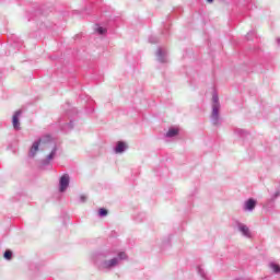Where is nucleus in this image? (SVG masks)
I'll return each instance as SVG.
<instances>
[{
	"mask_svg": "<svg viewBox=\"0 0 280 280\" xmlns=\"http://www.w3.org/2000/svg\"><path fill=\"white\" fill-rule=\"evenodd\" d=\"M49 161H51V160H49V158H46V160H43L42 167H47V165H49Z\"/></svg>",
	"mask_w": 280,
	"mask_h": 280,
	"instance_id": "5701e85b",
	"label": "nucleus"
},
{
	"mask_svg": "<svg viewBox=\"0 0 280 280\" xmlns=\"http://www.w3.org/2000/svg\"><path fill=\"white\" fill-rule=\"evenodd\" d=\"M98 215L100 218H106V215H108V210L106 208H101L98 210Z\"/></svg>",
	"mask_w": 280,
	"mask_h": 280,
	"instance_id": "f3484780",
	"label": "nucleus"
},
{
	"mask_svg": "<svg viewBox=\"0 0 280 280\" xmlns=\"http://www.w3.org/2000/svg\"><path fill=\"white\" fill-rule=\"evenodd\" d=\"M135 220L137 222H143V220H145V213L144 212H140L138 215L135 217Z\"/></svg>",
	"mask_w": 280,
	"mask_h": 280,
	"instance_id": "a211bd4d",
	"label": "nucleus"
},
{
	"mask_svg": "<svg viewBox=\"0 0 280 280\" xmlns=\"http://www.w3.org/2000/svg\"><path fill=\"white\" fill-rule=\"evenodd\" d=\"M236 226H237V231L242 233L244 237H250V229H248L246 224L242 222H237Z\"/></svg>",
	"mask_w": 280,
	"mask_h": 280,
	"instance_id": "6e6552de",
	"label": "nucleus"
},
{
	"mask_svg": "<svg viewBox=\"0 0 280 280\" xmlns=\"http://www.w3.org/2000/svg\"><path fill=\"white\" fill-rule=\"evenodd\" d=\"M37 141H40V143H51V136L49 135L43 136Z\"/></svg>",
	"mask_w": 280,
	"mask_h": 280,
	"instance_id": "4468645a",
	"label": "nucleus"
},
{
	"mask_svg": "<svg viewBox=\"0 0 280 280\" xmlns=\"http://www.w3.org/2000/svg\"><path fill=\"white\" fill-rule=\"evenodd\" d=\"M56 152H58V147H54L51 152L47 155L48 161H54L55 156H56Z\"/></svg>",
	"mask_w": 280,
	"mask_h": 280,
	"instance_id": "ddd939ff",
	"label": "nucleus"
},
{
	"mask_svg": "<svg viewBox=\"0 0 280 280\" xmlns=\"http://www.w3.org/2000/svg\"><path fill=\"white\" fill-rule=\"evenodd\" d=\"M252 36H255V31H250L247 33V35H246L247 40H253Z\"/></svg>",
	"mask_w": 280,
	"mask_h": 280,
	"instance_id": "4be33fe9",
	"label": "nucleus"
},
{
	"mask_svg": "<svg viewBox=\"0 0 280 280\" xmlns=\"http://www.w3.org/2000/svg\"><path fill=\"white\" fill-rule=\"evenodd\" d=\"M235 280H242V279H235Z\"/></svg>",
	"mask_w": 280,
	"mask_h": 280,
	"instance_id": "bb28decb",
	"label": "nucleus"
},
{
	"mask_svg": "<svg viewBox=\"0 0 280 280\" xmlns=\"http://www.w3.org/2000/svg\"><path fill=\"white\" fill-rule=\"evenodd\" d=\"M70 178L69 175L63 174L59 179V191L61 194H65L67 189L69 188Z\"/></svg>",
	"mask_w": 280,
	"mask_h": 280,
	"instance_id": "20e7f679",
	"label": "nucleus"
},
{
	"mask_svg": "<svg viewBox=\"0 0 280 280\" xmlns=\"http://www.w3.org/2000/svg\"><path fill=\"white\" fill-rule=\"evenodd\" d=\"M277 44L280 45V38H277Z\"/></svg>",
	"mask_w": 280,
	"mask_h": 280,
	"instance_id": "393cba45",
	"label": "nucleus"
},
{
	"mask_svg": "<svg viewBox=\"0 0 280 280\" xmlns=\"http://www.w3.org/2000/svg\"><path fill=\"white\" fill-rule=\"evenodd\" d=\"M210 121L213 126H218L220 124V97L217 93L212 94V114Z\"/></svg>",
	"mask_w": 280,
	"mask_h": 280,
	"instance_id": "f03ea898",
	"label": "nucleus"
},
{
	"mask_svg": "<svg viewBox=\"0 0 280 280\" xmlns=\"http://www.w3.org/2000/svg\"><path fill=\"white\" fill-rule=\"evenodd\" d=\"M269 268L272 269V272H275V275H280V266H279V264L270 262L269 264Z\"/></svg>",
	"mask_w": 280,
	"mask_h": 280,
	"instance_id": "f8f14e48",
	"label": "nucleus"
},
{
	"mask_svg": "<svg viewBox=\"0 0 280 280\" xmlns=\"http://www.w3.org/2000/svg\"><path fill=\"white\" fill-rule=\"evenodd\" d=\"M60 126L63 132H71V130H73L74 124H73V120L70 119L69 122H66L63 125L61 124Z\"/></svg>",
	"mask_w": 280,
	"mask_h": 280,
	"instance_id": "9d476101",
	"label": "nucleus"
},
{
	"mask_svg": "<svg viewBox=\"0 0 280 280\" xmlns=\"http://www.w3.org/2000/svg\"><path fill=\"white\" fill-rule=\"evenodd\" d=\"M149 43H151L152 45H156V43H159V37L150 36L149 37Z\"/></svg>",
	"mask_w": 280,
	"mask_h": 280,
	"instance_id": "412c9836",
	"label": "nucleus"
},
{
	"mask_svg": "<svg viewBox=\"0 0 280 280\" xmlns=\"http://www.w3.org/2000/svg\"><path fill=\"white\" fill-rule=\"evenodd\" d=\"M155 56L158 62H161L162 65H165V62H167V50L160 47L158 48Z\"/></svg>",
	"mask_w": 280,
	"mask_h": 280,
	"instance_id": "39448f33",
	"label": "nucleus"
},
{
	"mask_svg": "<svg viewBox=\"0 0 280 280\" xmlns=\"http://www.w3.org/2000/svg\"><path fill=\"white\" fill-rule=\"evenodd\" d=\"M21 115H23V110L19 109L14 113L12 117V124H13L14 130H21V122H20Z\"/></svg>",
	"mask_w": 280,
	"mask_h": 280,
	"instance_id": "423d86ee",
	"label": "nucleus"
},
{
	"mask_svg": "<svg viewBox=\"0 0 280 280\" xmlns=\"http://www.w3.org/2000/svg\"><path fill=\"white\" fill-rule=\"evenodd\" d=\"M12 250H10V249H7L5 252H4V254H3V257H4V259H7L8 261H10V259H12Z\"/></svg>",
	"mask_w": 280,
	"mask_h": 280,
	"instance_id": "6ab92c4d",
	"label": "nucleus"
},
{
	"mask_svg": "<svg viewBox=\"0 0 280 280\" xmlns=\"http://www.w3.org/2000/svg\"><path fill=\"white\" fill-rule=\"evenodd\" d=\"M255 207H257V200L249 198L243 205V211L246 213H253L255 211Z\"/></svg>",
	"mask_w": 280,
	"mask_h": 280,
	"instance_id": "7ed1b4c3",
	"label": "nucleus"
},
{
	"mask_svg": "<svg viewBox=\"0 0 280 280\" xmlns=\"http://www.w3.org/2000/svg\"><path fill=\"white\" fill-rule=\"evenodd\" d=\"M97 34H100L101 36H104V34H106V28L102 27V26H97L96 28Z\"/></svg>",
	"mask_w": 280,
	"mask_h": 280,
	"instance_id": "aec40b11",
	"label": "nucleus"
},
{
	"mask_svg": "<svg viewBox=\"0 0 280 280\" xmlns=\"http://www.w3.org/2000/svg\"><path fill=\"white\" fill-rule=\"evenodd\" d=\"M126 150H128V144L125 141L116 142V145L114 147L115 154H124Z\"/></svg>",
	"mask_w": 280,
	"mask_h": 280,
	"instance_id": "0eeeda50",
	"label": "nucleus"
},
{
	"mask_svg": "<svg viewBox=\"0 0 280 280\" xmlns=\"http://www.w3.org/2000/svg\"><path fill=\"white\" fill-rule=\"evenodd\" d=\"M86 200H88V197L85 195H81L79 202L84 203V202H86Z\"/></svg>",
	"mask_w": 280,
	"mask_h": 280,
	"instance_id": "b1692460",
	"label": "nucleus"
},
{
	"mask_svg": "<svg viewBox=\"0 0 280 280\" xmlns=\"http://www.w3.org/2000/svg\"><path fill=\"white\" fill-rule=\"evenodd\" d=\"M208 1V3H213V0H207Z\"/></svg>",
	"mask_w": 280,
	"mask_h": 280,
	"instance_id": "a878e982",
	"label": "nucleus"
},
{
	"mask_svg": "<svg viewBox=\"0 0 280 280\" xmlns=\"http://www.w3.org/2000/svg\"><path fill=\"white\" fill-rule=\"evenodd\" d=\"M115 253L117 252L108 250L98 255V259L101 260H95V265L97 266L98 270L108 272L114 268H117V266L121 264V261L128 259V255L126 254V252H119L117 256L113 257ZM109 257H113V258H109Z\"/></svg>",
	"mask_w": 280,
	"mask_h": 280,
	"instance_id": "f257e3e1",
	"label": "nucleus"
},
{
	"mask_svg": "<svg viewBox=\"0 0 280 280\" xmlns=\"http://www.w3.org/2000/svg\"><path fill=\"white\" fill-rule=\"evenodd\" d=\"M235 135H237L238 137H248V132L244 129H235Z\"/></svg>",
	"mask_w": 280,
	"mask_h": 280,
	"instance_id": "2eb2a0df",
	"label": "nucleus"
},
{
	"mask_svg": "<svg viewBox=\"0 0 280 280\" xmlns=\"http://www.w3.org/2000/svg\"><path fill=\"white\" fill-rule=\"evenodd\" d=\"M197 272H198V275H200V277H201L202 279H207V272H205V270L202 269L201 266H198V267H197Z\"/></svg>",
	"mask_w": 280,
	"mask_h": 280,
	"instance_id": "dca6fc26",
	"label": "nucleus"
},
{
	"mask_svg": "<svg viewBox=\"0 0 280 280\" xmlns=\"http://www.w3.org/2000/svg\"><path fill=\"white\" fill-rule=\"evenodd\" d=\"M177 135H178V129L170 128L165 137H167L168 139H172V137H177Z\"/></svg>",
	"mask_w": 280,
	"mask_h": 280,
	"instance_id": "9b49d317",
	"label": "nucleus"
},
{
	"mask_svg": "<svg viewBox=\"0 0 280 280\" xmlns=\"http://www.w3.org/2000/svg\"><path fill=\"white\" fill-rule=\"evenodd\" d=\"M40 147V140H36L33 142L30 152H28V156H36V153L38 152V148Z\"/></svg>",
	"mask_w": 280,
	"mask_h": 280,
	"instance_id": "1a4fd4ad",
	"label": "nucleus"
}]
</instances>
